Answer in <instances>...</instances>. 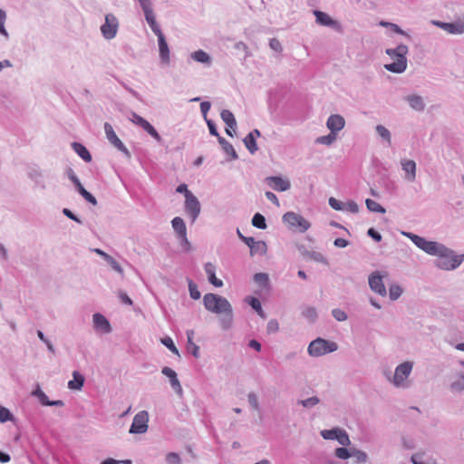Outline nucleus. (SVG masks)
<instances>
[{
	"label": "nucleus",
	"mask_w": 464,
	"mask_h": 464,
	"mask_svg": "<svg viewBox=\"0 0 464 464\" xmlns=\"http://www.w3.org/2000/svg\"><path fill=\"white\" fill-rule=\"evenodd\" d=\"M408 47L404 44L397 46L395 49H387L386 53L393 60L392 63L384 65V68L392 72H403L407 67L406 54Z\"/></svg>",
	"instance_id": "nucleus-1"
},
{
	"label": "nucleus",
	"mask_w": 464,
	"mask_h": 464,
	"mask_svg": "<svg viewBox=\"0 0 464 464\" xmlns=\"http://www.w3.org/2000/svg\"><path fill=\"white\" fill-rule=\"evenodd\" d=\"M205 308L214 314H225L232 317V307L229 302L223 296L215 294H206L203 297Z\"/></svg>",
	"instance_id": "nucleus-2"
},
{
	"label": "nucleus",
	"mask_w": 464,
	"mask_h": 464,
	"mask_svg": "<svg viewBox=\"0 0 464 464\" xmlns=\"http://www.w3.org/2000/svg\"><path fill=\"white\" fill-rule=\"evenodd\" d=\"M442 248L445 251H440V253H436L437 258V266L444 270H452L457 268L462 263V256H457L453 254L451 250L447 248L442 245Z\"/></svg>",
	"instance_id": "nucleus-3"
},
{
	"label": "nucleus",
	"mask_w": 464,
	"mask_h": 464,
	"mask_svg": "<svg viewBox=\"0 0 464 464\" xmlns=\"http://www.w3.org/2000/svg\"><path fill=\"white\" fill-rule=\"evenodd\" d=\"M337 349L338 345L336 343L317 338L310 343L308 346V353L311 356L318 357L334 352Z\"/></svg>",
	"instance_id": "nucleus-4"
},
{
	"label": "nucleus",
	"mask_w": 464,
	"mask_h": 464,
	"mask_svg": "<svg viewBox=\"0 0 464 464\" xmlns=\"http://www.w3.org/2000/svg\"><path fill=\"white\" fill-rule=\"evenodd\" d=\"M409 238H411V240L419 247L420 248L421 250H423L424 252H426L427 254L429 255H432L434 256L436 253H440V250L441 251H445L443 248H442V245L441 244H439L437 242H434V241H428L426 240L425 238L420 237V236H417V235H414V234H411V233H407L405 234Z\"/></svg>",
	"instance_id": "nucleus-5"
},
{
	"label": "nucleus",
	"mask_w": 464,
	"mask_h": 464,
	"mask_svg": "<svg viewBox=\"0 0 464 464\" xmlns=\"http://www.w3.org/2000/svg\"><path fill=\"white\" fill-rule=\"evenodd\" d=\"M284 223L289 227L297 229L300 232H305L310 227V223L304 217L295 212L289 211L283 216Z\"/></svg>",
	"instance_id": "nucleus-6"
},
{
	"label": "nucleus",
	"mask_w": 464,
	"mask_h": 464,
	"mask_svg": "<svg viewBox=\"0 0 464 464\" xmlns=\"http://www.w3.org/2000/svg\"><path fill=\"white\" fill-rule=\"evenodd\" d=\"M412 371V363L410 362H404L398 365L395 369L394 375L391 380L396 387L407 386V379Z\"/></svg>",
	"instance_id": "nucleus-7"
},
{
	"label": "nucleus",
	"mask_w": 464,
	"mask_h": 464,
	"mask_svg": "<svg viewBox=\"0 0 464 464\" xmlns=\"http://www.w3.org/2000/svg\"><path fill=\"white\" fill-rule=\"evenodd\" d=\"M119 28V22L116 16L112 14H108L105 16V23L101 26V32L105 39L111 40L117 34Z\"/></svg>",
	"instance_id": "nucleus-8"
},
{
	"label": "nucleus",
	"mask_w": 464,
	"mask_h": 464,
	"mask_svg": "<svg viewBox=\"0 0 464 464\" xmlns=\"http://www.w3.org/2000/svg\"><path fill=\"white\" fill-rule=\"evenodd\" d=\"M149 415L145 411L137 413L130 429V433H144L148 430Z\"/></svg>",
	"instance_id": "nucleus-9"
},
{
	"label": "nucleus",
	"mask_w": 464,
	"mask_h": 464,
	"mask_svg": "<svg viewBox=\"0 0 464 464\" xmlns=\"http://www.w3.org/2000/svg\"><path fill=\"white\" fill-rule=\"evenodd\" d=\"M321 435L324 440H336L341 445L348 446L351 441L348 434L341 429L324 430Z\"/></svg>",
	"instance_id": "nucleus-10"
},
{
	"label": "nucleus",
	"mask_w": 464,
	"mask_h": 464,
	"mask_svg": "<svg viewBox=\"0 0 464 464\" xmlns=\"http://www.w3.org/2000/svg\"><path fill=\"white\" fill-rule=\"evenodd\" d=\"M185 209L190 216L192 221H195L200 213V204L193 193H188V195H186Z\"/></svg>",
	"instance_id": "nucleus-11"
},
{
	"label": "nucleus",
	"mask_w": 464,
	"mask_h": 464,
	"mask_svg": "<svg viewBox=\"0 0 464 464\" xmlns=\"http://www.w3.org/2000/svg\"><path fill=\"white\" fill-rule=\"evenodd\" d=\"M104 130H105L106 137L109 140V141L119 150L129 155V151H128L127 148L124 146V144L121 142V140L117 137L115 131L113 130L112 126L110 123L106 122L104 124Z\"/></svg>",
	"instance_id": "nucleus-12"
},
{
	"label": "nucleus",
	"mask_w": 464,
	"mask_h": 464,
	"mask_svg": "<svg viewBox=\"0 0 464 464\" xmlns=\"http://www.w3.org/2000/svg\"><path fill=\"white\" fill-rule=\"evenodd\" d=\"M266 183L276 191H286L290 188V181L287 179L273 176L266 179Z\"/></svg>",
	"instance_id": "nucleus-13"
},
{
	"label": "nucleus",
	"mask_w": 464,
	"mask_h": 464,
	"mask_svg": "<svg viewBox=\"0 0 464 464\" xmlns=\"http://www.w3.org/2000/svg\"><path fill=\"white\" fill-rule=\"evenodd\" d=\"M132 121L140 126L145 131H147L150 135H151L154 139H156L158 141L161 140L160 134L155 130V128L145 119H143L141 116L138 114L132 115Z\"/></svg>",
	"instance_id": "nucleus-14"
},
{
	"label": "nucleus",
	"mask_w": 464,
	"mask_h": 464,
	"mask_svg": "<svg viewBox=\"0 0 464 464\" xmlns=\"http://www.w3.org/2000/svg\"><path fill=\"white\" fill-rule=\"evenodd\" d=\"M369 285L375 293L381 295H386V288L383 285L382 278L378 273H373L370 276Z\"/></svg>",
	"instance_id": "nucleus-15"
},
{
	"label": "nucleus",
	"mask_w": 464,
	"mask_h": 464,
	"mask_svg": "<svg viewBox=\"0 0 464 464\" xmlns=\"http://www.w3.org/2000/svg\"><path fill=\"white\" fill-rule=\"evenodd\" d=\"M344 119L338 114L331 115L326 122L327 128L334 133L341 130L344 127Z\"/></svg>",
	"instance_id": "nucleus-16"
},
{
	"label": "nucleus",
	"mask_w": 464,
	"mask_h": 464,
	"mask_svg": "<svg viewBox=\"0 0 464 464\" xmlns=\"http://www.w3.org/2000/svg\"><path fill=\"white\" fill-rule=\"evenodd\" d=\"M402 169L405 171V179L409 181H414L416 179V163L412 160H403L401 161Z\"/></svg>",
	"instance_id": "nucleus-17"
},
{
	"label": "nucleus",
	"mask_w": 464,
	"mask_h": 464,
	"mask_svg": "<svg viewBox=\"0 0 464 464\" xmlns=\"http://www.w3.org/2000/svg\"><path fill=\"white\" fill-rule=\"evenodd\" d=\"M221 118L227 126V128L226 129L227 134L230 137H233L231 130H234L237 126V121L234 117V114L228 110H223L221 112Z\"/></svg>",
	"instance_id": "nucleus-18"
},
{
	"label": "nucleus",
	"mask_w": 464,
	"mask_h": 464,
	"mask_svg": "<svg viewBox=\"0 0 464 464\" xmlns=\"http://www.w3.org/2000/svg\"><path fill=\"white\" fill-rule=\"evenodd\" d=\"M159 42V49H160V56L164 63H169V50L164 34H160L158 36Z\"/></svg>",
	"instance_id": "nucleus-19"
},
{
	"label": "nucleus",
	"mask_w": 464,
	"mask_h": 464,
	"mask_svg": "<svg viewBox=\"0 0 464 464\" xmlns=\"http://www.w3.org/2000/svg\"><path fill=\"white\" fill-rule=\"evenodd\" d=\"M314 14L315 15L316 22L324 26H331V27H339V24L333 20L326 13H324L322 11H314Z\"/></svg>",
	"instance_id": "nucleus-20"
},
{
	"label": "nucleus",
	"mask_w": 464,
	"mask_h": 464,
	"mask_svg": "<svg viewBox=\"0 0 464 464\" xmlns=\"http://www.w3.org/2000/svg\"><path fill=\"white\" fill-rule=\"evenodd\" d=\"M205 271L210 284L217 287L223 285V282L216 276V267L212 263H207L205 265Z\"/></svg>",
	"instance_id": "nucleus-21"
},
{
	"label": "nucleus",
	"mask_w": 464,
	"mask_h": 464,
	"mask_svg": "<svg viewBox=\"0 0 464 464\" xmlns=\"http://www.w3.org/2000/svg\"><path fill=\"white\" fill-rule=\"evenodd\" d=\"M93 324H94L95 328H97L104 333L111 332V325H110L109 321L101 314H93Z\"/></svg>",
	"instance_id": "nucleus-22"
},
{
	"label": "nucleus",
	"mask_w": 464,
	"mask_h": 464,
	"mask_svg": "<svg viewBox=\"0 0 464 464\" xmlns=\"http://www.w3.org/2000/svg\"><path fill=\"white\" fill-rule=\"evenodd\" d=\"M171 223L179 237L182 240H187V228L184 220L179 217H176L172 219Z\"/></svg>",
	"instance_id": "nucleus-23"
},
{
	"label": "nucleus",
	"mask_w": 464,
	"mask_h": 464,
	"mask_svg": "<svg viewBox=\"0 0 464 464\" xmlns=\"http://www.w3.org/2000/svg\"><path fill=\"white\" fill-rule=\"evenodd\" d=\"M440 27L450 34H462L464 33V23H441Z\"/></svg>",
	"instance_id": "nucleus-24"
},
{
	"label": "nucleus",
	"mask_w": 464,
	"mask_h": 464,
	"mask_svg": "<svg viewBox=\"0 0 464 464\" xmlns=\"http://www.w3.org/2000/svg\"><path fill=\"white\" fill-rule=\"evenodd\" d=\"M145 15V19L147 21V23L149 24L150 29L152 30V32L157 35H160V34H163L159 24H157L156 22V17H155V14L153 13V10L150 11V12H147L146 14H144Z\"/></svg>",
	"instance_id": "nucleus-25"
},
{
	"label": "nucleus",
	"mask_w": 464,
	"mask_h": 464,
	"mask_svg": "<svg viewBox=\"0 0 464 464\" xmlns=\"http://www.w3.org/2000/svg\"><path fill=\"white\" fill-rule=\"evenodd\" d=\"M74 151L86 162H90L92 160V156L88 150L81 143L73 142L72 144Z\"/></svg>",
	"instance_id": "nucleus-26"
},
{
	"label": "nucleus",
	"mask_w": 464,
	"mask_h": 464,
	"mask_svg": "<svg viewBox=\"0 0 464 464\" xmlns=\"http://www.w3.org/2000/svg\"><path fill=\"white\" fill-rule=\"evenodd\" d=\"M73 380L69 381L68 387L71 390H81L83 386L84 378L78 372H73Z\"/></svg>",
	"instance_id": "nucleus-27"
},
{
	"label": "nucleus",
	"mask_w": 464,
	"mask_h": 464,
	"mask_svg": "<svg viewBox=\"0 0 464 464\" xmlns=\"http://www.w3.org/2000/svg\"><path fill=\"white\" fill-rule=\"evenodd\" d=\"M407 101L411 107L416 111H422L424 109V103L420 96L411 95L407 97Z\"/></svg>",
	"instance_id": "nucleus-28"
},
{
	"label": "nucleus",
	"mask_w": 464,
	"mask_h": 464,
	"mask_svg": "<svg viewBox=\"0 0 464 464\" xmlns=\"http://www.w3.org/2000/svg\"><path fill=\"white\" fill-rule=\"evenodd\" d=\"M267 251L266 244L264 241H256L255 245L250 246V254L254 255H265Z\"/></svg>",
	"instance_id": "nucleus-29"
},
{
	"label": "nucleus",
	"mask_w": 464,
	"mask_h": 464,
	"mask_svg": "<svg viewBox=\"0 0 464 464\" xmlns=\"http://www.w3.org/2000/svg\"><path fill=\"white\" fill-rule=\"evenodd\" d=\"M244 143L250 153H255L258 148L256 142V137H253V133H248L245 139Z\"/></svg>",
	"instance_id": "nucleus-30"
},
{
	"label": "nucleus",
	"mask_w": 464,
	"mask_h": 464,
	"mask_svg": "<svg viewBox=\"0 0 464 464\" xmlns=\"http://www.w3.org/2000/svg\"><path fill=\"white\" fill-rule=\"evenodd\" d=\"M411 460L414 464H436V461L426 457L424 454H415L411 457Z\"/></svg>",
	"instance_id": "nucleus-31"
},
{
	"label": "nucleus",
	"mask_w": 464,
	"mask_h": 464,
	"mask_svg": "<svg viewBox=\"0 0 464 464\" xmlns=\"http://www.w3.org/2000/svg\"><path fill=\"white\" fill-rule=\"evenodd\" d=\"M191 57L195 61H197L198 63H208L210 62L209 55L202 50H198V51L192 53Z\"/></svg>",
	"instance_id": "nucleus-32"
},
{
	"label": "nucleus",
	"mask_w": 464,
	"mask_h": 464,
	"mask_svg": "<svg viewBox=\"0 0 464 464\" xmlns=\"http://www.w3.org/2000/svg\"><path fill=\"white\" fill-rule=\"evenodd\" d=\"M76 188L78 192L84 198L85 200H87L93 206L97 205L96 198L90 192H88L82 184H79V186Z\"/></svg>",
	"instance_id": "nucleus-33"
},
{
	"label": "nucleus",
	"mask_w": 464,
	"mask_h": 464,
	"mask_svg": "<svg viewBox=\"0 0 464 464\" xmlns=\"http://www.w3.org/2000/svg\"><path fill=\"white\" fill-rule=\"evenodd\" d=\"M367 208L372 212L385 213V209L376 201L367 198L365 201Z\"/></svg>",
	"instance_id": "nucleus-34"
},
{
	"label": "nucleus",
	"mask_w": 464,
	"mask_h": 464,
	"mask_svg": "<svg viewBox=\"0 0 464 464\" xmlns=\"http://www.w3.org/2000/svg\"><path fill=\"white\" fill-rule=\"evenodd\" d=\"M252 225L257 228L265 229L266 227L265 217L260 213L255 214L252 218Z\"/></svg>",
	"instance_id": "nucleus-35"
},
{
	"label": "nucleus",
	"mask_w": 464,
	"mask_h": 464,
	"mask_svg": "<svg viewBox=\"0 0 464 464\" xmlns=\"http://www.w3.org/2000/svg\"><path fill=\"white\" fill-rule=\"evenodd\" d=\"M248 304L252 306V308L254 310H256L257 312V314L261 316V317H265V314H264V311L262 309V306H261V303L260 301L256 298V297H249L248 298Z\"/></svg>",
	"instance_id": "nucleus-36"
},
{
	"label": "nucleus",
	"mask_w": 464,
	"mask_h": 464,
	"mask_svg": "<svg viewBox=\"0 0 464 464\" xmlns=\"http://www.w3.org/2000/svg\"><path fill=\"white\" fill-rule=\"evenodd\" d=\"M336 140V133L331 132L328 135L321 136L316 139V142L320 144L330 145Z\"/></svg>",
	"instance_id": "nucleus-37"
},
{
	"label": "nucleus",
	"mask_w": 464,
	"mask_h": 464,
	"mask_svg": "<svg viewBox=\"0 0 464 464\" xmlns=\"http://www.w3.org/2000/svg\"><path fill=\"white\" fill-rule=\"evenodd\" d=\"M352 457L356 459L357 463H364L367 461L366 453L361 450H352Z\"/></svg>",
	"instance_id": "nucleus-38"
},
{
	"label": "nucleus",
	"mask_w": 464,
	"mask_h": 464,
	"mask_svg": "<svg viewBox=\"0 0 464 464\" xmlns=\"http://www.w3.org/2000/svg\"><path fill=\"white\" fill-rule=\"evenodd\" d=\"M188 289L192 299H199L200 292L198 291L197 285H195L191 280L188 281Z\"/></svg>",
	"instance_id": "nucleus-39"
},
{
	"label": "nucleus",
	"mask_w": 464,
	"mask_h": 464,
	"mask_svg": "<svg viewBox=\"0 0 464 464\" xmlns=\"http://www.w3.org/2000/svg\"><path fill=\"white\" fill-rule=\"evenodd\" d=\"M335 456L341 459H347L352 457V451L345 448H338L335 450Z\"/></svg>",
	"instance_id": "nucleus-40"
},
{
	"label": "nucleus",
	"mask_w": 464,
	"mask_h": 464,
	"mask_svg": "<svg viewBox=\"0 0 464 464\" xmlns=\"http://www.w3.org/2000/svg\"><path fill=\"white\" fill-rule=\"evenodd\" d=\"M376 131L382 138L385 139L389 143L391 142L390 131L384 126L377 125Z\"/></svg>",
	"instance_id": "nucleus-41"
},
{
	"label": "nucleus",
	"mask_w": 464,
	"mask_h": 464,
	"mask_svg": "<svg viewBox=\"0 0 464 464\" xmlns=\"http://www.w3.org/2000/svg\"><path fill=\"white\" fill-rule=\"evenodd\" d=\"M161 343L167 347L169 348L173 353L175 354H178L179 355V351L177 349V347L175 346L172 339L170 337H165L163 339H161Z\"/></svg>",
	"instance_id": "nucleus-42"
},
{
	"label": "nucleus",
	"mask_w": 464,
	"mask_h": 464,
	"mask_svg": "<svg viewBox=\"0 0 464 464\" xmlns=\"http://www.w3.org/2000/svg\"><path fill=\"white\" fill-rule=\"evenodd\" d=\"M402 293L401 288L399 285H392L389 290L390 298L392 300H396L401 296Z\"/></svg>",
	"instance_id": "nucleus-43"
},
{
	"label": "nucleus",
	"mask_w": 464,
	"mask_h": 464,
	"mask_svg": "<svg viewBox=\"0 0 464 464\" xmlns=\"http://www.w3.org/2000/svg\"><path fill=\"white\" fill-rule=\"evenodd\" d=\"M451 388L455 391L464 390V374H461L458 380L452 382Z\"/></svg>",
	"instance_id": "nucleus-44"
},
{
	"label": "nucleus",
	"mask_w": 464,
	"mask_h": 464,
	"mask_svg": "<svg viewBox=\"0 0 464 464\" xmlns=\"http://www.w3.org/2000/svg\"><path fill=\"white\" fill-rule=\"evenodd\" d=\"M332 314L333 316L339 322L345 321L347 318L346 314L341 309H334Z\"/></svg>",
	"instance_id": "nucleus-45"
},
{
	"label": "nucleus",
	"mask_w": 464,
	"mask_h": 464,
	"mask_svg": "<svg viewBox=\"0 0 464 464\" xmlns=\"http://www.w3.org/2000/svg\"><path fill=\"white\" fill-rule=\"evenodd\" d=\"M382 26L390 27L393 32L400 34H406L397 24L388 22H381L380 24Z\"/></svg>",
	"instance_id": "nucleus-46"
},
{
	"label": "nucleus",
	"mask_w": 464,
	"mask_h": 464,
	"mask_svg": "<svg viewBox=\"0 0 464 464\" xmlns=\"http://www.w3.org/2000/svg\"><path fill=\"white\" fill-rule=\"evenodd\" d=\"M10 419H11L10 411L6 408L0 405V421L5 422Z\"/></svg>",
	"instance_id": "nucleus-47"
},
{
	"label": "nucleus",
	"mask_w": 464,
	"mask_h": 464,
	"mask_svg": "<svg viewBox=\"0 0 464 464\" xmlns=\"http://www.w3.org/2000/svg\"><path fill=\"white\" fill-rule=\"evenodd\" d=\"M6 15L5 13L0 9V34L7 36V32L5 28V21Z\"/></svg>",
	"instance_id": "nucleus-48"
},
{
	"label": "nucleus",
	"mask_w": 464,
	"mask_h": 464,
	"mask_svg": "<svg viewBox=\"0 0 464 464\" xmlns=\"http://www.w3.org/2000/svg\"><path fill=\"white\" fill-rule=\"evenodd\" d=\"M187 335H188V343L193 346V352L192 353H193L194 356L198 357V347L195 343H192V338H193V335H194V332L192 330L188 331L187 332Z\"/></svg>",
	"instance_id": "nucleus-49"
},
{
	"label": "nucleus",
	"mask_w": 464,
	"mask_h": 464,
	"mask_svg": "<svg viewBox=\"0 0 464 464\" xmlns=\"http://www.w3.org/2000/svg\"><path fill=\"white\" fill-rule=\"evenodd\" d=\"M254 279L258 284L266 285L268 281V276L266 274L258 273L255 275Z\"/></svg>",
	"instance_id": "nucleus-50"
},
{
	"label": "nucleus",
	"mask_w": 464,
	"mask_h": 464,
	"mask_svg": "<svg viewBox=\"0 0 464 464\" xmlns=\"http://www.w3.org/2000/svg\"><path fill=\"white\" fill-rule=\"evenodd\" d=\"M319 402V399L317 397H311L306 400L301 401L304 407H313Z\"/></svg>",
	"instance_id": "nucleus-51"
},
{
	"label": "nucleus",
	"mask_w": 464,
	"mask_h": 464,
	"mask_svg": "<svg viewBox=\"0 0 464 464\" xmlns=\"http://www.w3.org/2000/svg\"><path fill=\"white\" fill-rule=\"evenodd\" d=\"M170 381V384L172 386V388L179 393V394H181L182 393V387L180 385V382L178 379L177 376H175L173 379L169 380Z\"/></svg>",
	"instance_id": "nucleus-52"
},
{
	"label": "nucleus",
	"mask_w": 464,
	"mask_h": 464,
	"mask_svg": "<svg viewBox=\"0 0 464 464\" xmlns=\"http://www.w3.org/2000/svg\"><path fill=\"white\" fill-rule=\"evenodd\" d=\"M247 398H248V401H249L250 405L253 407V409L258 410L259 405H258V401H257L256 395L253 392H250L248 394Z\"/></svg>",
	"instance_id": "nucleus-53"
},
{
	"label": "nucleus",
	"mask_w": 464,
	"mask_h": 464,
	"mask_svg": "<svg viewBox=\"0 0 464 464\" xmlns=\"http://www.w3.org/2000/svg\"><path fill=\"white\" fill-rule=\"evenodd\" d=\"M144 14L152 11L150 0H138Z\"/></svg>",
	"instance_id": "nucleus-54"
},
{
	"label": "nucleus",
	"mask_w": 464,
	"mask_h": 464,
	"mask_svg": "<svg viewBox=\"0 0 464 464\" xmlns=\"http://www.w3.org/2000/svg\"><path fill=\"white\" fill-rule=\"evenodd\" d=\"M168 464H179L180 459L176 453H169L167 455Z\"/></svg>",
	"instance_id": "nucleus-55"
},
{
	"label": "nucleus",
	"mask_w": 464,
	"mask_h": 464,
	"mask_svg": "<svg viewBox=\"0 0 464 464\" xmlns=\"http://www.w3.org/2000/svg\"><path fill=\"white\" fill-rule=\"evenodd\" d=\"M329 205L335 210L343 209V203L333 197L329 198Z\"/></svg>",
	"instance_id": "nucleus-56"
},
{
	"label": "nucleus",
	"mask_w": 464,
	"mask_h": 464,
	"mask_svg": "<svg viewBox=\"0 0 464 464\" xmlns=\"http://www.w3.org/2000/svg\"><path fill=\"white\" fill-rule=\"evenodd\" d=\"M34 393L39 397V400L43 405L48 406L49 400L44 392L41 390H36Z\"/></svg>",
	"instance_id": "nucleus-57"
},
{
	"label": "nucleus",
	"mask_w": 464,
	"mask_h": 464,
	"mask_svg": "<svg viewBox=\"0 0 464 464\" xmlns=\"http://www.w3.org/2000/svg\"><path fill=\"white\" fill-rule=\"evenodd\" d=\"M279 329V324L276 320H271L267 324V332L268 333H276Z\"/></svg>",
	"instance_id": "nucleus-58"
},
{
	"label": "nucleus",
	"mask_w": 464,
	"mask_h": 464,
	"mask_svg": "<svg viewBox=\"0 0 464 464\" xmlns=\"http://www.w3.org/2000/svg\"><path fill=\"white\" fill-rule=\"evenodd\" d=\"M368 235L374 239L376 242H380L382 240V236L380 233H378L374 228H369L368 229Z\"/></svg>",
	"instance_id": "nucleus-59"
},
{
	"label": "nucleus",
	"mask_w": 464,
	"mask_h": 464,
	"mask_svg": "<svg viewBox=\"0 0 464 464\" xmlns=\"http://www.w3.org/2000/svg\"><path fill=\"white\" fill-rule=\"evenodd\" d=\"M266 198L271 201L272 203H274L276 207H279V200L277 198V197L276 196V194H274L273 192L271 191H266Z\"/></svg>",
	"instance_id": "nucleus-60"
},
{
	"label": "nucleus",
	"mask_w": 464,
	"mask_h": 464,
	"mask_svg": "<svg viewBox=\"0 0 464 464\" xmlns=\"http://www.w3.org/2000/svg\"><path fill=\"white\" fill-rule=\"evenodd\" d=\"M162 373L167 376L168 378H169V380L173 379L175 376H177V373L175 372V371H173L171 368L169 367H164L162 369Z\"/></svg>",
	"instance_id": "nucleus-61"
},
{
	"label": "nucleus",
	"mask_w": 464,
	"mask_h": 464,
	"mask_svg": "<svg viewBox=\"0 0 464 464\" xmlns=\"http://www.w3.org/2000/svg\"><path fill=\"white\" fill-rule=\"evenodd\" d=\"M107 261L109 262V264L111 266V267L119 272V273H122V269L121 267V266L115 261V259L113 257H111L110 256L109 259H107Z\"/></svg>",
	"instance_id": "nucleus-62"
},
{
	"label": "nucleus",
	"mask_w": 464,
	"mask_h": 464,
	"mask_svg": "<svg viewBox=\"0 0 464 464\" xmlns=\"http://www.w3.org/2000/svg\"><path fill=\"white\" fill-rule=\"evenodd\" d=\"M119 298L125 304H128V305H131L132 304L131 299L125 293L120 292L119 293Z\"/></svg>",
	"instance_id": "nucleus-63"
},
{
	"label": "nucleus",
	"mask_w": 464,
	"mask_h": 464,
	"mask_svg": "<svg viewBox=\"0 0 464 464\" xmlns=\"http://www.w3.org/2000/svg\"><path fill=\"white\" fill-rule=\"evenodd\" d=\"M176 191L178 193H183L184 196L188 195V193H192L190 190L188 189V187L186 184H180L177 187Z\"/></svg>",
	"instance_id": "nucleus-64"
}]
</instances>
